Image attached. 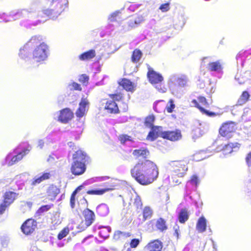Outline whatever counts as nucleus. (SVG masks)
Listing matches in <instances>:
<instances>
[{
	"label": "nucleus",
	"mask_w": 251,
	"mask_h": 251,
	"mask_svg": "<svg viewBox=\"0 0 251 251\" xmlns=\"http://www.w3.org/2000/svg\"><path fill=\"white\" fill-rule=\"evenodd\" d=\"M168 168L174 175L180 177H183L188 170L187 163L184 160L170 161Z\"/></svg>",
	"instance_id": "5"
},
{
	"label": "nucleus",
	"mask_w": 251,
	"mask_h": 251,
	"mask_svg": "<svg viewBox=\"0 0 251 251\" xmlns=\"http://www.w3.org/2000/svg\"><path fill=\"white\" fill-rule=\"evenodd\" d=\"M18 194L12 191L6 192L3 196V201L7 204L10 205L16 199Z\"/></svg>",
	"instance_id": "19"
},
{
	"label": "nucleus",
	"mask_w": 251,
	"mask_h": 251,
	"mask_svg": "<svg viewBox=\"0 0 251 251\" xmlns=\"http://www.w3.org/2000/svg\"><path fill=\"white\" fill-rule=\"evenodd\" d=\"M48 5V9L39 12L38 17L47 16L55 19L65 10L68 5V0H45Z\"/></svg>",
	"instance_id": "2"
},
{
	"label": "nucleus",
	"mask_w": 251,
	"mask_h": 251,
	"mask_svg": "<svg viewBox=\"0 0 251 251\" xmlns=\"http://www.w3.org/2000/svg\"><path fill=\"white\" fill-rule=\"evenodd\" d=\"M51 208V206L50 205H45L40 207L37 211V213L39 215H41L45 212L48 211Z\"/></svg>",
	"instance_id": "44"
},
{
	"label": "nucleus",
	"mask_w": 251,
	"mask_h": 251,
	"mask_svg": "<svg viewBox=\"0 0 251 251\" xmlns=\"http://www.w3.org/2000/svg\"><path fill=\"white\" fill-rule=\"evenodd\" d=\"M128 26L131 28H133L137 26V25H135L134 23V20L131 19L128 22Z\"/></svg>",
	"instance_id": "60"
},
{
	"label": "nucleus",
	"mask_w": 251,
	"mask_h": 251,
	"mask_svg": "<svg viewBox=\"0 0 251 251\" xmlns=\"http://www.w3.org/2000/svg\"><path fill=\"white\" fill-rule=\"evenodd\" d=\"M105 108L108 112L111 113H116L119 111L117 104L113 100H107Z\"/></svg>",
	"instance_id": "23"
},
{
	"label": "nucleus",
	"mask_w": 251,
	"mask_h": 251,
	"mask_svg": "<svg viewBox=\"0 0 251 251\" xmlns=\"http://www.w3.org/2000/svg\"><path fill=\"white\" fill-rule=\"evenodd\" d=\"M130 136L126 135H124L120 136V141L122 144H125L126 141L130 140Z\"/></svg>",
	"instance_id": "56"
},
{
	"label": "nucleus",
	"mask_w": 251,
	"mask_h": 251,
	"mask_svg": "<svg viewBox=\"0 0 251 251\" xmlns=\"http://www.w3.org/2000/svg\"><path fill=\"white\" fill-rule=\"evenodd\" d=\"M119 84L126 91H130L132 89L131 82L127 79H123Z\"/></svg>",
	"instance_id": "36"
},
{
	"label": "nucleus",
	"mask_w": 251,
	"mask_h": 251,
	"mask_svg": "<svg viewBox=\"0 0 251 251\" xmlns=\"http://www.w3.org/2000/svg\"><path fill=\"white\" fill-rule=\"evenodd\" d=\"M192 103L196 107L199 108V109L200 110V111L201 112L202 114H204L208 117H214L218 115V113L209 111L203 107H202L201 106L198 102V101L196 100H193L192 101Z\"/></svg>",
	"instance_id": "20"
},
{
	"label": "nucleus",
	"mask_w": 251,
	"mask_h": 251,
	"mask_svg": "<svg viewBox=\"0 0 251 251\" xmlns=\"http://www.w3.org/2000/svg\"><path fill=\"white\" fill-rule=\"evenodd\" d=\"M246 190H245L247 198L251 201V175L245 181Z\"/></svg>",
	"instance_id": "31"
},
{
	"label": "nucleus",
	"mask_w": 251,
	"mask_h": 251,
	"mask_svg": "<svg viewBox=\"0 0 251 251\" xmlns=\"http://www.w3.org/2000/svg\"><path fill=\"white\" fill-rule=\"evenodd\" d=\"M188 76L182 74H173L170 75L168 84L173 95L180 97L183 94L182 88L188 86Z\"/></svg>",
	"instance_id": "3"
},
{
	"label": "nucleus",
	"mask_w": 251,
	"mask_h": 251,
	"mask_svg": "<svg viewBox=\"0 0 251 251\" xmlns=\"http://www.w3.org/2000/svg\"><path fill=\"white\" fill-rule=\"evenodd\" d=\"M246 162L248 167H251V151L246 156Z\"/></svg>",
	"instance_id": "58"
},
{
	"label": "nucleus",
	"mask_w": 251,
	"mask_h": 251,
	"mask_svg": "<svg viewBox=\"0 0 251 251\" xmlns=\"http://www.w3.org/2000/svg\"><path fill=\"white\" fill-rule=\"evenodd\" d=\"M99 229H100V231L99 232L100 236L103 238L104 239H106L109 237V233L111 231V228L110 226H99Z\"/></svg>",
	"instance_id": "30"
},
{
	"label": "nucleus",
	"mask_w": 251,
	"mask_h": 251,
	"mask_svg": "<svg viewBox=\"0 0 251 251\" xmlns=\"http://www.w3.org/2000/svg\"><path fill=\"white\" fill-rule=\"evenodd\" d=\"M203 63H207L206 68L208 71L218 74L223 73V64L220 60L217 61H212V58L210 57H205L202 59Z\"/></svg>",
	"instance_id": "8"
},
{
	"label": "nucleus",
	"mask_w": 251,
	"mask_h": 251,
	"mask_svg": "<svg viewBox=\"0 0 251 251\" xmlns=\"http://www.w3.org/2000/svg\"><path fill=\"white\" fill-rule=\"evenodd\" d=\"M143 214L144 220L150 219L152 215V210L150 207L146 206L143 210Z\"/></svg>",
	"instance_id": "40"
},
{
	"label": "nucleus",
	"mask_w": 251,
	"mask_h": 251,
	"mask_svg": "<svg viewBox=\"0 0 251 251\" xmlns=\"http://www.w3.org/2000/svg\"><path fill=\"white\" fill-rule=\"evenodd\" d=\"M50 174L49 173H45L42 174H39L34 177L31 181V185L35 186L44 180L50 178Z\"/></svg>",
	"instance_id": "22"
},
{
	"label": "nucleus",
	"mask_w": 251,
	"mask_h": 251,
	"mask_svg": "<svg viewBox=\"0 0 251 251\" xmlns=\"http://www.w3.org/2000/svg\"><path fill=\"white\" fill-rule=\"evenodd\" d=\"M132 155L135 158L145 159L138 161L130 170V174L139 183L143 185L151 183L158 176V169L152 161L146 159L150 155L147 148L142 147L133 151Z\"/></svg>",
	"instance_id": "1"
},
{
	"label": "nucleus",
	"mask_w": 251,
	"mask_h": 251,
	"mask_svg": "<svg viewBox=\"0 0 251 251\" xmlns=\"http://www.w3.org/2000/svg\"><path fill=\"white\" fill-rule=\"evenodd\" d=\"M162 247V243L158 240L151 242L146 246L149 251H161Z\"/></svg>",
	"instance_id": "18"
},
{
	"label": "nucleus",
	"mask_w": 251,
	"mask_h": 251,
	"mask_svg": "<svg viewBox=\"0 0 251 251\" xmlns=\"http://www.w3.org/2000/svg\"><path fill=\"white\" fill-rule=\"evenodd\" d=\"M73 159L71 168L72 173L75 176L83 174L86 171V163L88 161L89 157L85 152L78 150L73 154Z\"/></svg>",
	"instance_id": "4"
},
{
	"label": "nucleus",
	"mask_w": 251,
	"mask_h": 251,
	"mask_svg": "<svg viewBox=\"0 0 251 251\" xmlns=\"http://www.w3.org/2000/svg\"><path fill=\"white\" fill-rule=\"evenodd\" d=\"M195 125L197 128L196 130H199L200 135H202L208 130V125L205 123L197 121L195 122Z\"/></svg>",
	"instance_id": "27"
},
{
	"label": "nucleus",
	"mask_w": 251,
	"mask_h": 251,
	"mask_svg": "<svg viewBox=\"0 0 251 251\" xmlns=\"http://www.w3.org/2000/svg\"><path fill=\"white\" fill-rule=\"evenodd\" d=\"M234 130V126L232 123H225L219 130L220 134L223 137H228L229 134Z\"/></svg>",
	"instance_id": "16"
},
{
	"label": "nucleus",
	"mask_w": 251,
	"mask_h": 251,
	"mask_svg": "<svg viewBox=\"0 0 251 251\" xmlns=\"http://www.w3.org/2000/svg\"><path fill=\"white\" fill-rule=\"evenodd\" d=\"M140 243V240L139 239L134 238L131 240L130 246L131 248H136Z\"/></svg>",
	"instance_id": "51"
},
{
	"label": "nucleus",
	"mask_w": 251,
	"mask_h": 251,
	"mask_svg": "<svg viewBox=\"0 0 251 251\" xmlns=\"http://www.w3.org/2000/svg\"><path fill=\"white\" fill-rule=\"evenodd\" d=\"M44 145V142L42 140H40L38 141V147L40 148V149H42Z\"/></svg>",
	"instance_id": "63"
},
{
	"label": "nucleus",
	"mask_w": 251,
	"mask_h": 251,
	"mask_svg": "<svg viewBox=\"0 0 251 251\" xmlns=\"http://www.w3.org/2000/svg\"><path fill=\"white\" fill-rule=\"evenodd\" d=\"M144 20V17L142 16H140L134 19V23L135 25H139Z\"/></svg>",
	"instance_id": "57"
},
{
	"label": "nucleus",
	"mask_w": 251,
	"mask_h": 251,
	"mask_svg": "<svg viewBox=\"0 0 251 251\" xmlns=\"http://www.w3.org/2000/svg\"><path fill=\"white\" fill-rule=\"evenodd\" d=\"M8 240L4 239H3L1 240V244L3 247H4V248L8 246Z\"/></svg>",
	"instance_id": "61"
},
{
	"label": "nucleus",
	"mask_w": 251,
	"mask_h": 251,
	"mask_svg": "<svg viewBox=\"0 0 251 251\" xmlns=\"http://www.w3.org/2000/svg\"><path fill=\"white\" fill-rule=\"evenodd\" d=\"M30 251H41L35 246H33L31 247Z\"/></svg>",
	"instance_id": "64"
},
{
	"label": "nucleus",
	"mask_w": 251,
	"mask_h": 251,
	"mask_svg": "<svg viewBox=\"0 0 251 251\" xmlns=\"http://www.w3.org/2000/svg\"><path fill=\"white\" fill-rule=\"evenodd\" d=\"M73 117V113L69 108H66L60 111L58 120L62 123H67Z\"/></svg>",
	"instance_id": "14"
},
{
	"label": "nucleus",
	"mask_w": 251,
	"mask_h": 251,
	"mask_svg": "<svg viewBox=\"0 0 251 251\" xmlns=\"http://www.w3.org/2000/svg\"><path fill=\"white\" fill-rule=\"evenodd\" d=\"M251 77V74L249 71L244 73V75L237 73L235 76V79L239 84H244L250 77Z\"/></svg>",
	"instance_id": "24"
},
{
	"label": "nucleus",
	"mask_w": 251,
	"mask_h": 251,
	"mask_svg": "<svg viewBox=\"0 0 251 251\" xmlns=\"http://www.w3.org/2000/svg\"><path fill=\"white\" fill-rule=\"evenodd\" d=\"M142 55L141 51L139 50H135L132 54L131 60L133 62L137 63L139 61Z\"/></svg>",
	"instance_id": "37"
},
{
	"label": "nucleus",
	"mask_w": 251,
	"mask_h": 251,
	"mask_svg": "<svg viewBox=\"0 0 251 251\" xmlns=\"http://www.w3.org/2000/svg\"><path fill=\"white\" fill-rule=\"evenodd\" d=\"M206 220L204 217H200L197 224V229L200 232H203L206 230Z\"/></svg>",
	"instance_id": "29"
},
{
	"label": "nucleus",
	"mask_w": 251,
	"mask_h": 251,
	"mask_svg": "<svg viewBox=\"0 0 251 251\" xmlns=\"http://www.w3.org/2000/svg\"><path fill=\"white\" fill-rule=\"evenodd\" d=\"M32 11L27 9H24L11 11L8 16L5 13L0 14V18L3 20L5 22H8L12 21L19 19L21 18H30L32 17Z\"/></svg>",
	"instance_id": "6"
},
{
	"label": "nucleus",
	"mask_w": 251,
	"mask_h": 251,
	"mask_svg": "<svg viewBox=\"0 0 251 251\" xmlns=\"http://www.w3.org/2000/svg\"><path fill=\"white\" fill-rule=\"evenodd\" d=\"M42 38L40 35H36L32 36L31 39L25 44V48L27 49L28 47H31L33 46H38V44H41L40 42L42 41Z\"/></svg>",
	"instance_id": "28"
},
{
	"label": "nucleus",
	"mask_w": 251,
	"mask_h": 251,
	"mask_svg": "<svg viewBox=\"0 0 251 251\" xmlns=\"http://www.w3.org/2000/svg\"><path fill=\"white\" fill-rule=\"evenodd\" d=\"M155 226L158 230L162 232L167 229L166 221L162 218H160L157 220Z\"/></svg>",
	"instance_id": "32"
},
{
	"label": "nucleus",
	"mask_w": 251,
	"mask_h": 251,
	"mask_svg": "<svg viewBox=\"0 0 251 251\" xmlns=\"http://www.w3.org/2000/svg\"><path fill=\"white\" fill-rule=\"evenodd\" d=\"M161 82L158 84H153L155 85L156 89L160 92L164 93L166 92V89L164 87H162Z\"/></svg>",
	"instance_id": "54"
},
{
	"label": "nucleus",
	"mask_w": 251,
	"mask_h": 251,
	"mask_svg": "<svg viewBox=\"0 0 251 251\" xmlns=\"http://www.w3.org/2000/svg\"><path fill=\"white\" fill-rule=\"evenodd\" d=\"M134 205L137 208H141L142 206V202L141 199L139 196L136 195L135 198L134 199Z\"/></svg>",
	"instance_id": "47"
},
{
	"label": "nucleus",
	"mask_w": 251,
	"mask_h": 251,
	"mask_svg": "<svg viewBox=\"0 0 251 251\" xmlns=\"http://www.w3.org/2000/svg\"><path fill=\"white\" fill-rule=\"evenodd\" d=\"M10 205L7 204L4 202H2L0 204V215H1L4 213L6 209Z\"/></svg>",
	"instance_id": "52"
},
{
	"label": "nucleus",
	"mask_w": 251,
	"mask_h": 251,
	"mask_svg": "<svg viewBox=\"0 0 251 251\" xmlns=\"http://www.w3.org/2000/svg\"><path fill=\"white\" fill-rule=\"evenodd\" d=\"M126 234L124 233V232H122L120 231H116L115 232L113 238L116 240H119L121 237H123V236H125Z\"/></svg>",
	"instance_id": "50"
},
{
	"label": "nucleus",
	"mask_w": 251,
	"mask_h": 251,
	"mask_svg": "<svg viewBox=\"0 0 251 251\" xmlns=\"http://www.w3.org/2000/svg\"><path fill=\"white\" fill-rule=\"evenodd\" d=\"M119 14V11H115L109 15L108 17V20L110 22H114L116 20L117 17Z\"/></svg>",
	"instance_id": "48"
},
{
	"label": "nucleus",
	"mask_w": 251,
	"mask_h": 251,
	"mask_svg": "<svg viewBox=\"0 0 251 251\" xmlns=\"http://www.w3.org/2000/svg\"><path fill=\"white\" fill-rule=\"evenodd\" d=\"M250 95L247 91H244L238 100L239 105H243L248 100Z\"/></svg>",
	"instance_id": "38"
},
{
	"label": "nucleus",
	"mask_w": 251,
	"mask_h": 251,
	"mask_svg": "<svg viewBox=\"0 0 251 251\" xmlns=\"http://www.w3.org/2000/svg\"><path fill=\"white\" fill-rule=\"evenodd\" d=\"M37 222L34 219H29L22 225L21 229L25 234L29 235L35 230Z\"/></svg>",
	"instance_id": "10"
},
{
	"label": "nucleus",
	"mask_w": 251,
	"mask_h": 251,
	"mask_svg": "<svg viewBox=\"0 0 251 251\" xmlns=\"http://www.w3.org/2000/svg\"><path fill=\"white\" fill-rule=\"evenodd\" d=\"M245 56V52H240L238 53L236 56V60H237V65L239 63V62L240 61L241 64L242 66L243 65V60L244 57Z\"/></svg>",
	"instance_id": "46"
},
{
	"label": "nucleus",
	"mask_w": 251,
	"mask_h": 251,
	"mask_svg": "<svg viewBox=\"0 0 251 251\" xmlns=\"http://www.w3.org/2000/svg\"><path fill=\"white\" fill-rule=\"evenodd\" d=\"M227 145H226L225 146V147L223 148V151H224V153H225V154H226V153H230V152H229V151H230V150L229 149V148H227Z\"/></svg>",
	"instance_id": "62"
},
{
	"label": "nucleus",
	"mask_w": 251,
	"mask_h": 251,
	"mask_svg": "<svg viewBox=\"0 0 251 251\" xmlns=\"http://www.w3.org/2000/svg\"><path fill=\"white\" fill-rule=\"evenodd\" d=\"M151 130L149 132L147 139L151 141L155 140L158 136H161V133L163 132L162 131V127L158 126H153L151 127Z\"/></svg>",
	"instance_id": "15"
},
{
	"label": "nucleus",
	"mask_w": 251,
	"mask_h": 251,
	"mask_svg": "<svg viewBox=\"0 0 251 251\" xmlns=\"http://www.w3.org/2000/svg\"><path fill=\"white\" fill-rule=\"evenodd\" d=\"M240 147V144L238 143H230L227 144V147L229 148L230 150L229 152H232L234 151H236V149H238Z\"/></svg>",
	"instance_id": "45"
},
{
	"label": "nucleus",
	"mask_w": 251,
	"mask_h": 251,
	"mask_svg": "<svg viewBox=\"0 0 251 251\" xmlns=\"http://www.w3.org/2000/svg\"><path fill=\"white\" fill-rule=\"evenodd\" d=\"M83 186L82 185L78 187L72 194L70 199V205L72 208H74L75 206V197L79 191L81 190Z\"/></svg>",
	"instance_id": "39"
},
{
	"label": "nucleus",
	"mask_w": 251,
	"mask_h": 251,
	"mask_svg": "<svg viewBox=\"0 0 251 251\" xmlns=\"http://www.w3.org/2000/svg\"><path fill=\"white\" fill-rule=\"evenodd\" d=\"M88 80L89 77L85 74L81 75L79 77V81L84 84L87 82Z\"/></svg>",
	"instance_id": "55"
},
{
	"label": "nucleus",
	"mask_w": 251,
	"mask_h": 251,
	"mask_svg": "<svg viewBox=\"0 0 251 251\" xmlns=\"http://www.w3.org/2000/svg\"><path fill=\"white\" fill-rule=\"evenodd\" d=\"M89 102L86 98H82L79 103V107L77 109L75 115L78 118H82L87 113L89 108Z\"/></svg>",
	"instance_id": "12"
},
{
	"label": "nucleus",
	"mask_w": 251,
	"mask_h": 251,
	"mask_svg": "<svg viewBox=\"0 0 251 251\" xmlns=\"http://www.w3.org/2000/svg\"><path fill=\"white\" fill-rule=\"evenodd\" d=\"M96 212L100 216L105 217L109 212V207L105 203H101L97 206Z\"/></svg>",
	"instance_id": "21"
},
{
	"label": "nucleus",
	"mask_w": 251,
	"mask_h": 251,
	"mask_svg": "<svg viewBox=\"0 0 251 251\" xmlns=\"http://www.w3.org/2000/svg\"><path fill=\"white\" fill-rule=\"evenodd\" d=\"M69 229L68 227L64 228L58 234L57 238L59 240H61L66 237L69 233Z\"/></svg>",
	"instance_id": "42"
},
{
	"label": "nucleus",
	"mask_w": 251,
	"mask_h": 251,
	"mask_svg": "<svg viewBox=\"0 0 251 251\" xmlns=\"http://www.w3.org/2000/svg\"><path fill=\"white\" fill-rule=\"evenodd\" d=\"M189 217V213L188 209L186 208L181 209L178 214L179 222L183 224L188 220Z\"/></svg>",
	"instance_id": "25"
},
{
	"label": "nucleus",
	"mask_w": 251,
	"mask_h": 251,
	"mask_svg": "<svg viewBox=\"0 0 251 251\" xmlns=\"http://www.w3.org/2000/svg\"><path fill=\"white\" fill-rule=\"evenodd\" d=\"M147 76L149 81L152 84H158L163 80L162 75L154 71L150 66H148Z\"/></svg>",
	"instance_id": "11"
},
{
	"label": "nucleus",
	"mask_w": 251,
	"mask_h": 251,
	"mask_svg": "<svg viewBox=\"0 0 251 251\" xmlns=\"http://www.w3.org/2000/svg\"><path fill=\"white\" fill-rule=\"evenodd\" d=\"M95 56V50H90L80 54L78 58L81 61H86L93 58Z\"/></svg>",
	"instance_id": "26"
},
{
	"label": "nucleus",
	"mask_w": 251,
	"mask_h": 251,
	"mask_svg": "<svg viewBox=\"0 0 251 251\" xmlns=\"http://www.w3.org/2000/svg\"><path fill=\"white\" fill-rule=\"evenodd\" d=\"M28 151V150H24L19 152H15V154L12 153H9L5 158L6 164L8 166L14 165L20 161Z\"/></svg>",
	"instance_id": "9"
},
{
	"label": "nucleus",
	"mask_w": 251,
	"mask_h": 251,
	"mask_svg": "<svg viewBox=\"0 0 251 251\" xmlns=\"http://www.w3.org/2000/svg\"><path fill=\"white\" fill-rule=\"evenodd\" d=\"M31 47H28L27 49L25 48V45L23 48L20 50L19 56L20 57L25 60L28 59V56L30 54V49Z\"/></svg>",
	"instance_id": "33"
},
{
	"label": "nucleus",
	"mask_w": 251,
	"mask_h": 251,
	"mask_svg": "<svg viewBox=\"0 0 251 251\" xmlns=\"http://www.w3.org/2000/svg\"><path fill=\"white\" fill-rule=\"evenodd\" d=\"M110 190L111 189L110 188L93 189L88 191L87 193L89 195H101Z\"/></svg>",
	"instance_id": "34"
},
{
	"label": "nucleus",
	"mask_w": 251,
	"mask_h": 251,
	"mask_svg": "<svg viewBox=\"0 0 251 251\" xmlns=\"http://www.w3.org/2000/svg\"><path fill=\"white\" fill-rule=\"evenodd\" d=\"M49 54V47L44 43L37 46L32 52V58L35 62H40L46 60Z\"/></svg>",
	"instance_id": "7"
},
{
	"label": "nucleus",
	"mask_w": 251,
	"mask_h": 251,
	"mask_svg": "<svg viewBox=\"0 0 251 251\" xmlns=\"http://www.w3.org/2000/svg\"><path fill=\"white\" fill-rule=\"evenodd\" d=\"M83 215L85 218L86 226L88 227L94 221L95 219V213L89 209L86 208L83 211Z\"/></svg>",
	"instance_id": "17"
},
{
	"label": "nucleus",
	"mask_w": 251,
	"mask_h": 251,
	"mask_svg": "<svg viewBox=\"0 0 251 251\" xmlns=\"http://www.w3.org/2000/svg\"><path fill=\"white\" fill-rule=\"evenodd\" d=\"M198 100L199 103H201V105L205 106L206 107H208L209 104L207 102L205 98L202 96H200L198 98Z\"/></svg>",
	"instance_id": "49"
},
{
	"label": "nucleus",
	"mask_w": 251,
	"mask_h": 251,
	"mask_svg": "<svg viewBox=\"0 0 251 251\" xmlns=\"http://www.w3.org/2000/svg\"><path fill=\"white\" fill-rule=\"evenodd\" d=\"M199 183L200 180L198 176L195 175H193L191 179L187 182L186 187H188L189 185H191L192 186L196 188Z\"/></svg>",
	"instance_id": "35"
},
{
	"label": "nucleus",
	"mask_w": 251,
	"mask_h": 251,
	"mask_svg": "<svg viewBox=\"0 0 251 251\" xmlns=\"http://www.w3.org/2000/svg\"><path fill=\"white\" fill-rule=\"evenodd\" d=\"M175 107V104H174V100L172 99H170L166 107L167 111L169 113H172Z\"/></svg>",
	"instance_id": "43"
},
{
	"label": "nucleus",
	"mask_w": 251,
	"mask_h": 251,
	"mask_svg": "<svg viewBox=\"0 0 251 251\" xmlns=\"http://www.w3.org/2000/svg\"><path fill=\"white\" fill-rule=\"evenodd\" d=\"M169 3H166L160 5L159 9L162 12H167L170 9Z\"/></svg>",
	"instance_id": "53"
},
{
	"label": "nucleus",
	"mask_w": 251,
	"mask_h": 251,
	"mask_svg": "<svg viewBox=\"0 0 251 251\" xmlns=\"http://www.w3.org/2000/svg\"><path fill=\"white\" fill-rule=\"evenodd\" d=\"M72 87L75 90H81V87L80 86V85L76 82H73L72 83Z\"/></svg>",
	"instance_id": "59"
},
{
	"label": "nucleus",
	"mask_w": 251,
	"mask_h": 251,
	"mask_svg": "<svg viewBox=\"0 0 251 251\" xmlns=\"http://www.w3.org/2000/svg\"><path fill=\"white\" fill-rule=\"evenodd\" d=\"M155 120V117L153 115H150L148 116L145 121V125L148 127H151L153 126V122Z\"/></svg>",
	"instance_id": "41"
},
{
	"label": "nucleus",
	"mask_w": 251,
	"mask_h": 251,
	"mask_svg": "<svg viewBox=\"0 0 251 251\" xmlns=\"http://www.w3.org/2000/svg\"><path fill=\"white\" fill-rule=\"evenodd\" d=\"M161 137L175 141L180 139L181 137V134L179 130L167 131L161 133Z\"/></svg>",
	"instance_id": "13"
}]
</instances>
